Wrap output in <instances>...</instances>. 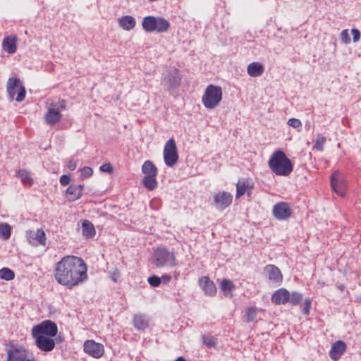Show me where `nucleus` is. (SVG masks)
Instances as JSON below:
<instances>
[{
  "label": "nucleus",
  "mask_w": 361,
  "mask_h": 361,
  "mask_svg": "<svg viewBox=\"0 0 361 361\" xmlns=\"http://www.w3.org/2000/svg\"><path fill=\"white\" fill-rule=\"evenodd\" d=\"M325 142H326V137L319 135L317 137V139L314 140L313 149H316L317 151H322L324 149V145Z\"/></svg>",
  "instance_id": "obj_36"
},
{
  "label": "nucleus",
  "mask_w": 361,
  "mask_h": 361,
  "mask_svg": "<svg viewBox=\"0 0 361 361\" xmlns=\"http://www.w3.org/2000/svg\"><path fill=\"white\" fill-rule=\"evenodd\" d=\"M142 170L145 176H156L157 174V168L150 161L144 162Z\"/></svg>",
  "instance_id": "obj_30"
},
{
  "label": "nucleus",
  "mask_w": 361,
  "mask_h": 361,
  "mask_svg": "<svg viewBox=\"0 0 361 361\" xmlns=\"http://www.w3.org/2000/svg\"><path fill=\"white\" fill-rule=\"evenodd\" d=\"M351 33H352V35L353 36V42H357V41L360 40V31L357 29L353 28L351 30Z\"/></svg>",
  "instance_id": "obj_47"
},
{
  "label": "nucleus",
  "mask_w": 361,
  "mask_h": 361,
  "mask_svg": "<svg viewBox=\"0 0 361 361\" xmlns=\"http://www.w3.org/2000/svg\"><path fill=\"white\" fill-rule=\"evenodd\" d=\"M268 165L275 175L280 176H288L293 170L290 159L281 150H276L272 153Z\"/></svg>",
  "instance_id": "obj_3"
},
{
  "label": "nucleus",
  "mask_w": 361,
  "mask_h": 361,
  "mask_svg": "<svg viewBox=\"0 0 361 361\" xmlns=\"http://www.w3.org/2000/svg\"><path fill=\"white\" fill-rule=\"evenodd\" d=\"M257 316V309L253 307H249L245 312L246 321L247 322H253L256 319Z\"/></svg>",
  "instance_id": "obj_35"
},
{
  "label": "nucleus",
  "mask_w": 361,
  "mask_h": 361,
  "mask_svg": "<svg viewBox=\"0 0 361 361\" xmlns=\"http://www.w3.org/2000/svg\"><path fill=\"white\" fill-rule=\"evenodd\" d=\"M341 41L345 44H349L350 42V38L348 34V30H343L341 33Z\"/></svg>",
  "instance_id": "obj_42"
},
{
  "label": "nucleus",
  "mask_w": 361,
  "mask_h": 361,
  "mask_svg": "<svg viewBox=\"0 0 361 361\" xmlns=\"http://www.w3.org/2000/svg\"><path fill=\"white\" fill-rule=\"evenodd\" d=\"M6 361H37L29 355L27 349L23 345H13L6 350Z\"/></svg>",
  "instance_id": "obj_5"
},
{
  "label": "nucleus",
  "mask_w": 361,
  "mask_h": 361,
  "mask_svg": "<svg viewBox=\"0 0 361 361\" xmlns=\"http://www.w3.org/2000/svg\"><path fill=\"white\" fill-rule=\"evenodd\" d=\"M289 296V291L284 288H281L274 292L271 300V302L276 305H284L288 302Z\"/></svg>",
  "instance_id": "obj_17"
},
{
  "label": "nucleus",
  "mask_w": 361,
  "mask_h": 361,
  "mask_svg": "<svg viewBox=\"0 0 361 361\" xmlns=\"http://www.w3.org/2000/svg\"><path fill=\"white\" fill-rule=\"evenodd\" d=\"M15 272L9 268L4 267L0 269V279L6 281H11L15 278Z\"/></svg>",
  "instance_id": "obj_32"
},
{
  "label": "nucleus",
  "mask_w": 361,
  "mask_h": 361,
  "mask_svg": "<svg viewBox=\"0 0 361 361\" xmlns=\"http://www.w3.org/2000/svg\"><path fill=\"white\" fill-rule=\"evenodd\" d=\"M134 326L139 330H144L148 326V322L143 315L136 314L133 319Z\"/></svg>",
  "instance_id": "obj_29"
},
{
  "label": "nucleus",
  "mask_w": 361,
  "mask_h": 361,
  "mask_svg": "<svg viewBox=\"0 0 361 361\" xmlns=\"http://www.w3.org/2000/svg\"><path fill=\"white\" fill-rule=\"evenodd\" d=\"M272 212L275 219L279 221L286 220L292 215L290 206L286 202H279L274 204Z\"/></svg>",
  "instance_id": "obj_10"
},
{
  "label": "nucleus",
  "mask_w": 361,
  "mask_h": 361,
  "mask_svg": "<svg viewBox=\"0 0 361 361\" xmlns=\"http://www.w3.org/2000/svg\"><path fill=\"white\" fill-rule=\"evenodd\" d=\"M158 23L156 18L149 16L143 18L142 27L147 32H154L157 27Z\"/></svg>",
  "instance_id": "obj_27"
},
{
  "label": "nucleus",
  "mask_w": 361,
  "mask_h": 361,
  "mask_svg": "<svg viewBox=\"0 0 361 361\" xmlns=\"http://www.w3.org/2000/svg\"><path fill=\"white\" fill-rule=\"evenodd\" d=\"M7 92L13 99L16 95L17 102H22L25 99L26 90L20 79L16 78H10L7 81Z\"/></svg>",
  "instance_id": "obj_8"
},
{
  "label": "nucleus",
  "mask_w": 361,
  "mask_h": 361,
  "mask_svg": "<svg viewBox=\"0 0 361 361\" xmlns=\"http://www.w3.org/2000/svg\"><path fill=\"white\" fill-rule=\"evenodd\" d=\"M149 283L153 287H158V276H152L148 278L147 279Z\"/></svg>",
  "instance_id": "obj_46"
},
{
  "label": "nucleus",
  "mask_w": 361,
  "mask_h": 361,
  "mask_svg": "<svg viewBox=\"0 0 361 361\" xmlns=\"http://www.w3.org/2000/svg\"><path fill=\"white\" fill-rule=\"evenodd\" d=\"M82 185H71L66 190V197L68 201L74 202L82 197Z\"/></svg>",
  "instance_id": "obj_20"
},
{
  "label": "nucleus",
  "mask_w": 361,
  "mask_h": 361,
  "mask_svg": "<svg viewBox=\"0 0 361 361\" xmlns=\"http://www.w3.org/2000/svg\"><path fill=\"white\" fill-rule=\"evenodd\" d=\"M223 99V90L220 86L209 85L202 97V103L207 109H214L219 106Z\"/></svg>",
  "instance_id": "obj_4"
},
{
  "label": "nucleus",
  "mask_w": 361,
  "mask_h": 361,
  "mask_svg": "<svg viewBox=\"0 0 361 361\" xmlns=\"http://www.w3.org/2000/svg\"><path fill=\"white\" fill-rule=\"evenodd\" d=\"M346 350V345L343 341H337L334 342L329 351L330 357L336 361Z\"/></svg>",
  "instance_id": "obj_18"
},
{
  "label": "nucleus",
  "mask_w": 361,
  "mask_h": 361,
  "mask_svg": "<svg viewBox=\"0 0 361 361\" xmlns=\"http://www.w3.org/2000/svg\"><path fill=\"white\" fill-rule=\"evenodd\" d=\"M331 186L333 190L339 196L343 197L345 195V184L339 181L338 172H334L332 173L331 176Z\"/></svg>",
  "instance_id": "obj_19"
},
{
  "label": "nucleus",
  "mask_w": 361,
  "mask_h": 361,
  "mask_svg": "<svg viewBox=\"0 0 361 361\" xmlns=\"http://www.w3.org/2000/svg\"><path fill=\"white\" fill-rule=\"evenodd\" d=\"M255 183L252 178H242L236 183L235 198L238 199L244 195L247 190H252Z\"/></svg>",
  "instance_id": "obj_15"
},
{
  "label": "nucleus",
  "mask_w": 361,
  "mask_h": 361,
  "mask_svg": "<svg viewBox=\"0 0 361 361\" xmlns=\"http://www.w3.org/2000/svg\"><path fill=\"white\" fill-rule=\"evenodd\" d=\"M159 265L176 266V259L173 252L165 248H159Z\"/></svg>",
  "instance_id": "obj_21"
},
{
  "label": "nucleus",
  "mask_w": 361,
  "mask_h": 361,
  "mask_svg": "<svg viewBox=\"0 0 361 361\" xmlns=\"http://www.w3.org/2000/svg\"><path fill=\"white\" fill-rule=\"evenodd\" d=\"M18 37L16 35H9L4 38L2 42L3 49L10 54H13L17 49Z\"/></svg>",
  "instance_id": "obj_22"
},
{
  "label": "nucleus",
  "mask_w": 361,
  "mask_h": 361,
  "mask_svg": "<svg viewBox=\"0 0 361 361\" xmlns=\"http://www.w3.org/2000/svg\"><path fill=\"white\" fill-rule=\"evenodd\" d=\"M264 272L269 279V281L276 286H279L283 281V274L279 269L274 264H268L264 267Z\"/></svg>",
  "instance_id": "obj_11"
},
{
  "label": "nucleus",
  "mask_w": 361,
  "mask_h": 361,
  "mask_svg": "<svg viewBox=\"0 0 361 361\" xmlns=\"http://www.w3.org/2000/svg\"><path fill=\"white\" fill-rule=\"evenodd\" d=\"M198 284L205 295L213 297L216 294V287L214 283L208 276H201L199 279Z\"/></svg>",
  "instance_id": "obj_16"
},
{
  "label": "nucleus",
  "mask_w": 361,
  "mask_h": 361,
  "mask_svg": "<svg viewBox=\"0 0 361 361\" xmlns=\"http://www.w3.org/2000/svg\"><path fill=\"white\" fill-rule=\"evenodd\" d=\"M233 201V195L226 191H219L214 195V202L216 208L224 209L230 206Z\"/></svg>",
  "instance_id": "obj_14"
},
{
  "label": "nucleus",
  "mask_w": 361,
  "mask_h": 361,
  "mask_svg": "<svg viewBox=\"0 0 361 361\" xmlns=\"http://www.w3.org/2000/svg\"><path fill=\"white\" fill-rule=\"evenodd\" d=\"M54 276L59 284L73 289L87 280V267L82 258L67 255L56 264Z\"/></svg>",
  "instance_id": "obj_1"
},
{
  "label": "nucleus",
  "mask_w": 361,
  "mask_h": 361,
  "mask_svg": "<svg viewBox=\"0 0 361 361\" xmlns=\"http://www.w3.org/2000/svg\"><path fill=\"white\" fill-rule=\"evenodd\" d=\"M175 361H186L183 357H178Z\"/></svg>",
  "instance_id": "obj_51"
},
{
  "label": "nucleus",
  "mask_w": 361,
  "mask_h": 361,
  "mask_svg": "<svg viewBox=\"0 0 361 361\" xmlns=\"http://www.w3.org/2000/svg\"><path fill=\"white\" fill-rule=\"evenodd\" d=\"M245 194H247V196L248 198H251V197H252V190H247V192H246Z\"/></svg>",
  "instance_id": "obj_50"
},
{
  "label": "nucleus",
  "mask_w": 361,
  "mask_h": 361,
  "mask_svg": "<svg viewBox=\"0 0 361 361\" xmlns=\"http://www.w3.org/2000/svg\"><path fill=\"white\" fill-rule=\"evenodd\" d=\"M171 279L170 275L164 274L162 275L161 277H159V284L161 283H168Z\"/></svg>",
  "instance_id": "obj_48"
},
{
  "label": "nucleus",
  "mask_w": 361,
  "mask_h": 361,
  "mask_svg": "<svg viewBox=\"0 0 361 361\" xmlns=\"http://www.w3.org/2000/svg\"><path fill=\"white\" fill-rule=\"evenodd\" d=\"M26 238L32 245H46L47 238L42 228H38L36 231L32 230L27 231L26 232Z\"/></svg>",
  "instance_id": "obj_12"
},
{
  "label": "nucleus",
  "mask_w": 361,
  "mask_h": 361,
  "mask_svg": "<svg viewBox=\"0 0 361 361\" xmlns=\"http://www.w3.org/2000/svg\"><path fill=\"white\" fill-rule=\"evenodd\" d=\"M32 336L35 339V345L42 351L50 352L55 348L53 338L58 333L56 324L51 321L46 320L35 325L32 329Z\"/></svg>",
  "instance_id": "obj_2"
},
{
  "label": "nucleus",
  "mask_w": 361,
  "mask_h": 361,
  "mask_svg": "<svg viewBox=\"0 0 361 361\" xmlns=\"http://www.w3.org/2000/svg\"><path fill=\"white\" fill-rule=\"evenodd\" d=\"M118 276H119V274H118V272H116V273L113 274V275L111 276V279L114 282H116L117 281V278Z\"/></svg>",
  "instance_id": "obj_49"
},
{
  "label": "nucleus",
  "mask_w": 361,
  "mask_h": 361,
  "mask_svg": "<svg viewBox=\"0 0 361 361\" xmlns=\"http://www.w3.org/2000/svg\"><path fill=\"white\" fill-rule=\"evenodd\" d=\"M17 176L20 179L21 182L25 185H32L33 178L30 173L25 169H20L17 171Z\"/></svg>",
  "instance_id": "obj_28"
},
{
  "label": "nucleus",
  "mask_w": 361,
  "mask_h": 361,
  "mask_svg": "<svg viewBox=\"0 0 361 361\" xmlns=\"http://www.w3.org/2000/svg\"><path fill=\"white\" fill-rule=\"evenodd\" d=\"M59 181L62 185H67L71 182V177L68 175H62L60 177Z\"/></svg>",
  "instance_id": "obj_44"
},
{
  "label": "nucleus",
  "mask_w": 361,
  "mask_h": 361,
  "mask_svg": "<svg viewBox=\"0 0 361 361\" xmlns=\"http://www.w3.org/2000/svg\"><path fill=\"white\" fill-rule=\"evenodd\" d=\"M178 153L176 142L173 138H170L164 145L163 150V159L165 164L169 167L174 166L178 160Z\"/></svg>",
  "instance_id": "obj_7"
},
{
  "label": "nucleus",
  "mask_w": 361,
  "mask_h": 361,
  "mask_svg": "<svg viewBox=\"0 0 361 361\" xmlns=\"http://www.w3.org/2000/svg\"><path fill=\"white\" fill-rule=\"evenodd\" d=\"M264 71V66L259 62H252L247 67L248 75L253 78L261 76Z\"/></svg>",
  "instance_id": "obj_25"
},
{
  "label": "nucleus",
  "mask_w": 361,
  "mask_h": 361,
  "mask_svg": "<svg viewBox=\"0 0 361 361\" xmlns=\"http://www.w3.org/2000/svg\"><path fill=\"white\" fill-rule=\"evenodd\" d=\"M202 341L208 347H214L216 344V338L210 336H203Z\"/></svg>",
  "instance_id": "obj_38"
},
{
  "label": "nucleus",
  "mask_w": 361,
  "mask_h": 361,
  "mask_svg": "<svg viewBox=\"0 0 361 361\" xmlns=\"http://www.w3.org/2000/svg\"><path fill=\"white\" fill-rule=\"evenodd\" d=\"M77 165H78V161L77 160H75V159H70L68 161V162L67 163V168L68 169V170L70 171H74L76 167H77Z\"/></svg>",
  "instance_id": "obj_45"
},
{
  "label": "nucleus",
  "mask_w": 361,
  "mask_h": 361,
  "mask_svg": "<svg viewBox=\"0 0 361 361\" xmlns=\"http://www.w3.org/2000/svg\"><path fill=\"white\" fill-rule=\"evenodd\" d=\"M142 183L148 190H154L157 187L155 176H145Z\"/></svg>",
  "instance_id": "obj_31"
},
{
  "label": "nucleus",
  "mask_w": 361,
  "mask_h": 361,
  "mask_svg": "<svg viewBox=\"0 0 361 361\" xmlns=\"http://www.w3.org/2000/svg\"><path fill=\"white\" fill-rule=\"evenodd\" d=\"M66 102L63 99L59 101L57 104L51 103L48 107L47 111L44 114L46 123L53 126L59 123L62 118L61 111L66 109Z\"/></svg>",
  "instance_id": "obj_6"
},
{
  "label": "nucleus",
  "mask_w": 361,
  "mask_h": 361,
  "mask_svg": "<svg viewBox=\"0 0 361 361\" xmlns=\"http://www.w3.org/2000/svg\"><path fill=\"white\" fill-rule=\"evenodd\" d=\"M164 81L169 90L177 88L181 82L179 71L176 68H169L164 76Z\"/></svg>",
  "instance_id": "obj_13"
},
{
  "label": "nucleus",
  "mask_w": 361,
  "mask_h": 361,
  "mask_svg": "<svg viewBox=\"0 0 361 361\" xmlns=\"http://www.w3.org/2000/svg\"><path fill=\"white\" fill-rule=\"evenodd\" d=\"M288 124L294 128H298L302 126V122L299 119L295 118L288 119Z\"/></svg>",
  "instance_id": "obj_41"
},
{
  "label": "nucleus",
  "mask_w": 361,
  "mask_h": 361,
  "mask_svg": "<svg viewBox=\"0 0 361 361\" xmlns=\"http://www.w3.org/2000/svg\"><path fill=\"white\" fill-rule=\"evenodd\" d=\"M81 231L82 236L86 239L93 238L96 235V231L93 224L87 219L82 221Z\"/></svg>",
  "instance_id": "obj_23"
},
{
  "label": "nucleus",
  "mask_w": 361,
  "mask_h": 361,
  "mask_svg": "<svg viewBox=\"0 0 361 361\" xmlns=\"http://www.w3.org/2000/svg\"><path fill=\"white\" fill-rule=\"evenodd\" d=\"M119 26L124 30H133L136 25V20L132 16H123L118 19Z\"/></svg>",
  "instance_id": "obj_24"
},
{
  "label": "nucleus",
  "mask_w": 361,
  "mask_h": 361,
  "mask_svg": "<svg viewBox=\"0 0 361 361\" xmlns=\"http://www.w3.org/2000/svg\"><path fill=\"white\" fill-rule=\"evenodd\" d=\"M219 288L224 296L230 298L233 296V290L235 288V285L232 281L227 279H222L220 282Z\"/></svg>",
  "instance_id": "obj_26"
},
{
  "label": "nucleus",
  "mask_w": 361,
  "mask_h": 361,
  "mask_svg": "<svg viewBox=\"0 0 361 361\" xmlns=\"http://www.w3.org/2000/svg\"><path fill=\"white\" fill-rule=\"evenodd\" d=\"M81 178H87L92 176L93 171L91 167L85 166L80 170Z\"/></svg>",
  "instance_id": "obj_37"
},
{
  "label": "nucleus",
  "mask_w": 361,
  "mask_h": 361,
  "mask_svg": "<svg viewBox=\"0 0 361 361\" xmlns=\"http://www.w3.org/2000/svg\"><path fill=\"white\" fill-rule=\"evenodd\" d=\"M302 295L298 292L290 293L289 302L291 305H297L302 300Z\"/></svg>",
  "instance_id": "obj_34"
},
{
  "label": "nucleus",
  "mask_w": 361,
  "mask_h": 361,
  "mask_svg": "<svg viewBox=\"0 0 361 361\" xmlns=\"http://www.w3.org/2000/svg\"><path fill=\"white\" fill-rule=\"evenodd\" d=\"M83 350L85 353L96 359L102 357L105 352L103 344L92 339L84 342Z\"/></svg>",
  "instance_id": "obj_9"
},
{
  "label": "nucleus",
  "mask_w": 361,
  "mask_h": 361,
  "mask_svg": "<svg viewBox=\"0 0 361 361\" xmlns=\"http://www.w3.org/2000/svg\"><path fill=\"white\" fill-rule=\"evenodd\" d=\"M11 227L8 224H0V235L4 240H8L11 237Z\"/></svg>",
  "instance_id": "obj_33"
},
{
  "label": "nucleus",
  "mask_w": 361,
  "mask_h": 361,
  "mask_svg": "<svg viewBox=\"0 0 361 361\" xmlns=\"http://www.w3.org/2000/svg\"><path fill=\"white\" fill-rule=\"evenodd\" d=\"M311 305H312L311 300L306 299L305 300L304 306H303V308H302V313L305 315H307V314H310V309H311Z\"/></svg>",
  "instance_id": "obj_43"
},
{
  "label": "nucleus",
  "mask_w": 361,
  "mask_h": 361,
  "mask_svg": "<svg viewBox=\"0 0 361 361\" xmlns=\"http://www.w3.org/2000/svg\"><path fill=\"white\" fill-rule=\"evenodd\" d=\"M170 27V23L168 20L159 18V32H165L168 30V29Z\"/></svg>",
  "instance_id": "obj_39"
},
{
  "label": "nucleus",
  "mask_w": 361,
  "mask_h": 361,
  "mask_svg": "<svg viewBox=\"0 0 361 361\" xmlns=\"http://www.w3.org/2000/svg\"><path fill=\"white\" fill-rule=\"evenodd\" d=\"M99 170L102 172L108 173L109 174L112 173L114 171V169L112 165L110 163H106L100 166Z\"/></svg>",
  "instance_id": "obj_40"
}]
</instances>
